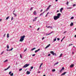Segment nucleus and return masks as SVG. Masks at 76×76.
<instances>
[{
    "label": "nucleus",
    "instance_id": "nucleus-1",
    "mask_svg": "<svg viewBox=\"0 0 76 76\" xmlns=\"http://www.w3.org/2000/svg\"><path fill=\"white\" fill-rule=\"evenodd\" d=\"M24 38H25V36L23 35L21 36L20 37V42H23V41L24 40Z\"/></svg>",
    "mask_w": 76,
    "mask_h": 76
},
{
    "label": "nucleus",
    "instance_id": "nucleus-2",
    "mask_svg": "<svg viewBox=\"0 0 76 76\" xmlns=\"http://www.w3.org/2000/svg\"><path fill=\"white\" fill-rule=\"evenodd\" d=\"M53 18L54 20H57V19H59V18L57 16H54Z\"/></svg>",
    "mask_w": 76,
    "mask_h": 76
},
{
    "label": "nucleus",
    "instance_id": "nucleus-3",
    "mask_svg": "<svg viewBox=\"0 0 76 76\" xmlns=\"http://www.w3.org/2000/svg\"><path fill=\"white\" fill-rule=\"evenodd\" d=\"M50 53L52 54L53 56H54V55H55V56H57V54H56V53H54V52L53 51H50Z\"/></svg>",
    "mask_w": 76,
    "mask_h": 76
},
{
    "label": "nucleus",
    "instance_id": "nucleus-4",
    "mask_svg": "<svg viewBox=\"0 0 76 76\" xmlns=\"http://www.w3.org/2000/svg\"><path fill=\"white\" fill-rule=\"evenodd\" d=\"M29 66V64H26L23 66V67L24 68H25L26 67H28V66Z\"/></svg>",
    "mask_w": 76,
    "mask_h": 76
},
{
    "label": "nucleus",
    "instance_id": "nucleus-5",
    "mask_svg": "<svg viewBox=\"0 0 76 76\" xmlns=\"http://www.w3.org/2000/svg\"><path fill=\"white\" fill-rule=\"evenodd\" d=\"M61 15V14L59 13L57 14V16L58 18H60V16Z\"/></svg>",
    "mask_w": 76,
    "mask_h": 76
},
{
    "label": "nucleus",
    "instance_id": "nucleus-6",
    "mask_svg": "<svg viewBox=\"0 0 76 76\" xmlns=\"http://www.w3.org/2000/svg\"><path fill=\"white\" fill-rule=\"evenodd\" d=\"M38 18V17H35V18L33 20V22H34V21H36V20H37V18Z\"/></svg>",
    "mask_w": 76,
    "mask_h": 76
},
{
    "label": "nucleus",
    "instance_id": "nucleus-7",
    "mask_svg": "<svg viewBox=\"0 0 76 76\" xmlns=\"http://www.w3.org/2000/svg\"><path fill=\"white\" fill-rule=\"evenodd\" d=\"M10 67V66H9L6 69H4V70L6 71V70H8V69H9Z\"/></svg>",
    "mask_w": 76,
    "mask_h": 76
},
{
    "label": "nucleus",
    "instance_id": "nucleus-8",
    "mask_svg": "<svg viewBox=\"0 0 76 76\" xmlns=\"http://www.w3.org/2000/svg\"><path fill=\"white\" fill-rule=\"evenodd\" d=\"M67 72H64V73H63L62 74H61V76H63V75H64L65 74H66Z\"/></svg>",
    "mask_w": 76,
    "mask_h": 76
},
{
    "label": "nucleus",
    "instance_id": "nucleus-9",
    "mask_svg": "<svg viewBox=\"0 0 76 76\" xmlns=\"http://www.w3.org/2000/svg\"><path fill=\"white\" fill-rule=\"evenodd\" d=\"M39 50H40V49H39L37 50H35V53H37V52H38V51H39Z\"/></svg>",
    "mask_w": 76,
    "mask_h": 76
},
{
    "label": "nucleus",
    "instance_id": "nucleus-10",
    "mask_svg": "<svg viewBox=\"0 0 76 76\" xmlns=\"http://www.w3.org/2000/svg\"><path fill=\"white\" fill-rule=\"evenodd\" d=\"M50 44H49L46 47V48H45H45H48V47H50Z\"/></svg>",
    "mask_w": 76,
    "mask_h": 76
},
{
    "label": "nucleus",
    "instance_id": "nucleus-11",
    "mask_svg": "<svg viewBox=\"0 0 76 76\" xmlns=\"http://www.w3.org/2000/svg\"><path fill=\"white\" fill-rule=\"evenodd\" d=\"M45 11H44L42 13L40 14V16H41L42 15V14H44V13H45Z\"/></svg>",
    "mask_w": 76,
    "mask_h": 76
},
{
    "label": "nucleus",
    "instance_id": "nucleus-12",
    "mask_svg": "<svg viewBox=\"0 0 76 76\" xmlns=\"http://www.w3.org/2000/svg\"><path fill=\"white\" fill-rule=\"evenodd\" d=\"M63 10V8H61L60 10V11L61 12H62V10Z\"/></svg>",
    "mask_w": 76,
    "mask_h": 76
},
{
    "label": "nucleus",
    "instance_id": "nucleus-13",
    "mask_svg": "<svg viewBox=\"0 0 76 76\" xmlns=\"http://www.w3.org/2000/svg\"><path fill=\"white\" fill-rule=\"evenodd\" d=\"M27 74H28V75H29V74H30V72L29 71H27Z\"/></svg>",
    "mask_w": 76,
    "mask_h": 76
},
{
    "label": "nucleus",
    "instance_id": "nucleus-14",
    "mask_svg": "<svg viewBox=\"0 0 76 76\" xmlns=\"http://www.w3.org/2000/svg\"><path fill=\"white\" fill-rule=\"evenodd\" d=\"M74 66V64H72L70 66V67H73Z\"/></svg>",
    "mask_w": 76,
    "mask_h": 76
},
{
    "label": "nucleus",
    "instance_id": "nucleus-15",
    "mask_svg": "<svg viewBox=\"0 0 76 76\" xmlns=\"http://www.w3.org/2000/svg\"><path fill=\"white\" fill-rule=\"evenodd\" d=\"M33 14L34 15H36V11H34L33 12Z\"/></svg>",
    "mask_w": 76,
    "mask_h": 76
},
{
    "label": "nucleus",
    "instance_id": "nucleus-16",
    "mask_svg": "<svg viewBox=\"0 0 76 76\" xmlns=\"http://www.w3.org/2000/svg\"><path fill=\"white\" fill-rule=\"evenodd\" d=\"M73 23H71L70 24V26H73Z\"/></svg>",
    "mask_w": 76,
    "mask_h": 76
},
{
    "label": "nucleus",
    "instance_id": "nucleus-17",
    "mask_svg": "<svg viewBox=\"0 0 76 76\" xmlns=\"http://www.w3.org/2000/svg\"><path fill=\"white\" fill-rule=\"evenodd\" d=\"M9 37V34L8 33L7 35V38H8Z\"/></svg>",
    "mask_w": 76,
    "mask_h": 76
},
{
    "label": "nucleus",
    "instance_id": "nucleus-18",
    "mask_svg": "<svg viewBox=\"0 0 76 76\" xmlns=\"http://www.w3.org/2000/svg\"><path fill=\"white\" fill-rule=\"evenodd\" d=\"M48 28H50L51 29H53V27L52 26H49L48 27H47Z\"/></svg>",
    "mask_w": 76,
    "mask_h": 76
},
{
    "label": "nucleus",
    "instance_id": "nucleus-19",
    "mask_svg": "<svg viewBox=\"0 0 76 76\" xmlns=\"http://www.w3.org/2000/svg\"><path fill=\"white\" fill-rule=\"evenodd\" d=\"M8 61V60L7 59L6 60L4 61V63H6V62H7Z\"/></svg>",
    "mask_w": 76,
    "mask_h": 76
},
{
    "label": "nucleus",
    "instance_id": "nucleus-20",
    "mask_svg": "<svg viewBox=\"0 0 76 76\" xmlns=\"http://www.w3.org/2000/svg\"><path fill=\"white\" fill-rule=\"evenodd\" d=\"M35 49H36V48H34L31 49V51H33V50H34Z\"/></svg>",
    "mask_w": 76,
    "mask_h": 76
},
{
    "label": "nucleus",
    "instance_id": "nucleus-21",
    "mask_svg": "<svg viewBox=\"0 0 76 76\" xmlns=\"http://www.w3.org/2000/svg\"><path fill=\"white\" fill-rule=\"evenodd\" d=\"M49 9H50V8L48 7L47 9H46V12H47V11H48V10H49Z\"/></svg>",
    "mask_w": 76,
    "mask_h": 76
},
{
    "label": "nucleus",
    "instance_id": "nucleus-22",
    "mask_svg": "<svg viewBox=\"0 0 76 76\" xmlns=\"http://www.w3.org/2000/svg\"><path fill=\"white\" fill-rule=\"evenodd\" d=\"M62 55H63V54H61L60 55V56H59V57H61V56H62Z\"/></svg>",
    "mask_w": 76,
    "mask_h": 76
},
{
    "label": "nucleus",
    "instance_id": "nucleus-23",
    "mask_svg": "<svg viewBox=\"0 0 76 76\" xmlns=\"http://www.w3.org/2000/svg\"><path fill=\"white\" fill-rule=\"evenodd\" d=\"M9 16L7 17L6 18V20H7L9 19Z\"/></svg>",
    "mask_w": 76,
    "mask_h": 76
},
{
    "label": "nucleus",
    "instance_id": "nucleus-24",
    "mask_svg": "<svg viewBox=\"0 0 76 76\" xmlns=\"http://www.w3.org/2000/svg\"><path fill=\"white\" fill-rule=\"evenodd\" d=\"M13 14L14 15H15V16H17V15H16V14H15L14 13H13Z\"/></svg>",
    "mask_w": 76,
    "mask_h": 76
},
{
    "label": "nucleus",
    "instance_id": "nucleus-25",
    "mask_svg": "<svg viewBox=\"0 0 76 76\" xmlns=\"http://www.w3.org/2000/svg\"><path fill=\"white\" fill-rule=\"evenodd\" d=\"M61 69H62V70H64V67H63Z\"/></svg>",
    "mask_w": 76,
    "mask_h": 76
},
{
    "label": "nucleus",
    "instance_id": "nucleus-26",
    "mask_svg": "<svg viewBox=\"0 0 76 76\" xmlns=\"http://www.w3.org/2000/svg\"><path fill=\"white\" fill-rule=\"evenodd\" d=\"M56 41V38L54 39L53 41V42H54V41Z\"/></svg>",
    "mask_w": 76,
    "mask_h": 76
},
{
    "label": "nucleus",
    "instance_id": "nucleus-27",
    "mask_svg": "<svg viewBox=\"0 0 76 76\" xmlns=\"http://www.w3.org/2000/svg\"><path fill=\"white\" fill-rule=\"evenodd\" d=\"M10 76H12L13 75V73H12L11 74H10Z\"/></svg>",
    "mask_w": 76,
    "mask_h": 76
},
{
    "label": "nucleus",
    "instance_id": "nucleus-28",
    "mask_svg": "<svg viewBox=\"0 0 76 76\" xmlns=\"http://www.w3.org/2000/svg\"><path fill=\"white\" fill-rule=\"evenodd\" d=\"M56 70L55 69H52V72H55Z\"/></svg>",
    "mask_w": 76,
    "mask_h": 76
},
{
    "label": "nucleus",
    "instance_id": "nucleus-29",
    "mask_svg": "<svg viewBox=\"0 0 76 76\" xmlns=\"http://www.w3.org/2000/svg\"><path fill=\"white\" fill-rule=\"evenodd\" d=\"M20 57L21 58H22V55H21V54L20 55Z\"/></svg>",
    "mask_w": 76,
    "mask_h": 76
},
{
    "label": "nucleus",
    "instance_id": "nucleus-30",
    "mask_svg": "<svg viewBox=\"0 0 76 76\" xmlns=\"http://www.w3.org/2000/svg\"><path fill=\"white\" fill-rule=\"evenodd\" d=\"M74 18V17H72L71 18H70V19H73Z\"/></svg>",
    "mask_w": 76,
    "mask_h": 76
},
{
    "label": "nucleus",
    "instance_id": "nucleus-31",
    "mask_svg": "<svg viewBox=\"0 0 76 76\" xmlns=\"http://www.w3.org/2000/svg\"><path fill=\"white\" fill-rule=\"evenodd\" d=\"M13 48H12L10 50H9V51H12V50H13Z\"/></svg>",
    "mask_w": 76,
    "mask_h": 76
},
{
    "label": "nucleus",
    "instance_id": "nucleus-32",
    "mask_svg": "<svg viewBox=\"0 0 76 76\" xmlns=\"http://www.w3.org/2000/svg\"><path fill=\"white\" fill-rule=\"evenodd\" d=\"M58 64V62H57L56 63H55V65H56V64Z\"/></svg>",
    "mask_w": 76,
    "mask_h": 76
},
{
    "label": "nucleus",
    "instance_id": "nucleus-33",
    "mask_svg": "<svg viewBox=\"0 0 76 76\" xmlns=\"http://www.w3.org/2000/svg\"><path fill=\"white\" fill-rule=\"evenodd\" d=\"M49 13V12H48V13H47V15H46V17H47V16H48V14Z\"/></svg>",
    "mask_w": 76,
    "mask_h": 76
},
{
    "label": "nucleus",
    "instance_id": "nucleus-34",
    "mask_svg": "<svg viewBox=\"0 0 76 76\" xmlns=\"http://www.w3.org/2000/svg\"><path fill=\"white\" fill-rule=\"evenodd\" d=\"M33 9V8L31 7V9H30V10H32Z\"/></svg>",
    "mask_w": 76,
    "mask_h": 76
},
{
    "label": "nucleus",
    "instance_id": "nucleus-35",
    "mask_svg": "<svg viewBox=\"0 0 76 76\" xmlns=\"http://www.w3.org/2000/svg\"><path fill=\"white\" fill-rule=\"evenodd\" d=\"M9 45H7V48H8V49H9Z\"/></svg>",
    "mask_w": 76,
    "mask_h": 76
},
{
    "label": "nucleus",
    "instance_id": "nucleus-36",
    "mask_svg": "<svg viewBox=\"0 0 76 76\" xmlns=\"http://www.w3.org/2000/svg\"><path fill=\"white\" fill-rule=\"evenodd\" d=\"M26 50H27V48H26V49L24 50V52H25V51H26Z\"/></svg>",
    "mask_w": 76,
    "mask_h": 76
},
{
    "label": "nucleus",
    "instance_id": "nucleus-37",
    "mask_svg": "<svg viewBox=\"0 0 76 76\" xmlns=\"http://www.w3.org/2000/svg\"><path fill=\"white\" fill-rule=\"evenodd\" d=\"M11 73H12V71H11L9 72V75L11 74Z\"/></svg>",
    "mask_w": 76,
    "mask_h": 76
},
{
    "label": "nucleus",
    "instance_id": "nucleus-38",
    "mask_svg": "<svg viewBox=\"0 0 76 76\" xmlns=\"http://www.w3.org/2000/svg\"><path fill=\"white\" fill-rule=\"evenodd\" d=\"M33 66H31V69H33Z\"/></svg>",
    "mask_w": 76,
    "mask_h": 76
},
{
    "label": "nucleus",
    "instance_id": "nucleus-39",
    "mask_svg": "<svg viewBox=\"0 0 76 76\" xmlns=\"http://www.w3.org/2000/svg\"><path fill=\"white\" fill-rule=\"evenodd\" d=\"M3 53H4V51H3V52H2L1 53V55L3 54Z\"/></svg>",
    "mask_w": 76,
    "mask_h": 76
},
{
    "label": "nucleus",
    "instance_id": "nucleus-40",
    "mask_svg": "<svg viewBox=\"0 0 76 76\" xmlns=\"http://www.w3.org/2000/svg\"><path fill=\"white\" fill-rule=\"evenodd\" d=\"M73 7H75V6H76V4H74L73 5Z\"/></svg>",
    "mask_w": 76,
    "mask_h": 76
},
{
    "label": "nucleus",
    "instance_id": "nucleus-41",
    "mask_svg": "<svg viewBox=\"0 0 76 76\" xmlns=\"http://www.w3.org/2000/svg\"><path fill=\"white\" fill-rule=\"evenodd\" d=\"M64 38H65V36H64L63 38H62V40H63V39H64Z\"/></svg>",
    "mask_w": 76,
    "mask_h": 76
},
{
    "label": "nucleus",
    "instance_id": "nucleus-42",
    "mask_svg": "<svg viewBox=\"0 0 76 76\" xmlns=\"http://www.w3.org/2000/svg\"><path fill=\"white\" fill-rule=\"evenodd\" d=\"M5 36H6V34H4L3 36V37H5Z\"/></svg>",
    "mask_w": 76,
    "mask_h": 76
},
{
    "label": "nucleus",
    "instance_id": "nucleus-43",
    "mask_svg": "<svg viewBox=\"0 0 76 76\" xmlns=\"http://www.w3.org/2000/svg\"><path fill=\"white\" fill-rule=\"evenodd\" d=\"M57 39L58 41H59V40H60V38H57Z\"/></svg>",
    "mask_w": 76,
    "mask_h": 76
},
{
    "label": "nucleus",
    "instance_id": "nucleus-44",
    "mask_svg": "<svg viewBox=\"0 0 76 76\" xmlns=\"http://www.w3.org/2000/svg\"><path fill=\"white\" fill-rule=\"evenodd\" d=\"M32 56H35V54H33L32 55Z\"/></svg>",
    "mask_w": 76,
    "mask_h": 76
},
{
    "label": "nucleus",
    "instance_id": "nucleus-45",
    "mask_svg": "<svg viewBox=\"0 0 76 76\" xmlns=\"http://www.w3.org/2000/svg\"><path fill=\"white\" fill-rule=\"evenodd\" d=\"M22 70V69H20L19 70V71H21V70Z\"/></svg>",
    "mask_w": 76,
    "mask_h": 76
},
{
    "label": "nucleus",
    "instance_id": "nucleus-46",
    "mask_svg": "<svg viewBox=\"0 0 76 76\" xmlns=\"http://www.w3.org/2000/svg\"><path fill=\"white\" fill-rule=\"evenodd\" d=\"M13 17H12L11 18V20H13Z\"/></svg>",
    "mask_w": 76,
    "mask_h": 76
},
{
    "label": "nucleus",
    "instance_id": "nucleus-47",
    "mask_svg": "<svg viewBox=\"0 0 76 76\" xmlns=\"http://www.w3.org/2000/svg\"><path fill=\"white\" fill-rule=\"evenodd\" d=\"M66 3V4H69V2L67 1Z\"/></svg>",
    "mask_w": 76,
    "mask_h": 76
},
{
    "label": "nucleus",
    "instance_id": "nucleus-48",
    "mask_svg": "<svg viewBox=\"0 0 76 76\" xmlns=\"http://www.w3.org/2000/svg\"><path fill=\"white\" fill-rule=\"evenodd\" d=\"M45 38H44V37H43L42 38V40H43V39H44Z\"/></svg>",
    "mask_w": 76,
    "mask_h": 76
},
{
    "label": "nucleus",
    "instance_id": "nucleus-49",
    "mask_svg": "<svg viewBox=\"0 0 76 76\" xmlns=\"http://www.w3.org/2000/svg\"><path fill=\"white\" fill-rule=\"evenodd\" d=\"M70 45H73V44H72L71 45H69V46H70Z\"/></svg>",
    "mask_w": 76,
    "mask_h": 76
},
{
    "label": "nucleus",
    "instance_id": "nucleus-50",
    "mask_svg": "<svg viewBox=\"0 0 76 76\" xmlns=\"http://www.w3.org/2000/svg\"><path fill=\"white\" fill-rule=\"evenodd\" d=\"M67 9H72V8L71 7H70V8H67Z\"/></svg>",
    "mask_w": 76,
    "mask_h": 76
},
{
    "label": "nucleus",
    "instance_id": "nucleus-51",
    "mask_svg": "<svg viewBox=\"0 0 76 76\" xmlns=\"http://www.w3.org/2000/svg\"><path fill=\"white\" fill-rule=\"evenodd\" d=\"M51 56V54H49L48 55V56Z\"/></svg>",
    "mask_w": 76,
    "mask_h": 76
},
{
    "label": "nucleus",
    "instance_id": "nucleus-52",
    "mask_svg": "<svg viewBox=\"0 0 76 76\" xmlns=\"http://www.w3.org/2000/svg\"><path fill=\"white\" fill-rule=\"evenodd\" d=\"M50 6H51V5H50L49 6V7H48L49 8H50Z\"/></svg>",
    "mask_w": 76,
    "mask_h": 76
},
{
    "label": "nucleus",
    "instance_id": "nucleus-53",
    "mask_svg": "<svg viewBox=\"0 0 76 76\" xmlns=\"http://www.w3.org/2000/svg\"><path fill=\"white\" fill-rule=\"evenodd\" d=\"M42 10H41L40 11V12H42Z\"/></svg>",
    "mask_w": 76,
    "mask_h": 76
},
{
    "label": "nucleus",
    "instance_id": "nucleus-54",
    "mask_svg": "<svg viewBox=\"0 0 76 76\" xmlns=\"http://www.w3.org/2000/svg\"><path fill=\"white\" fill-rule=\"evenodd\" d=\"M53 31H52L51 32V33H50V34H52V33H53Z\"/></svg>",
    "mask_w": 76,
    "mask_h": 76
},
{
    "label": "nucleus",
    "instance_id": "nucleus-55",
    "mask_svg": "<svg viewBox=\"0 0 76 76\" xmlns=\"http://www.w3.org/2000/svg\"><path fill=\"white\" fill-rule=\"evenodd\" d=\"M62 70H62V69H61V70H60V72H61Z\"/></svg>",
    "mask_w": 76,
    "mask_h": 76
},
{
    "label": "nucleus",
    "instance_id": "nucleus-56",
    "mask_svg": "<svg viewBox=\"0 0 76 76\" xmlns=\"http://www.w3.org/2000/svg\"><path fill=\"white\" fill-rule=\"evenodd\" d=\"M66 31H65L63 33V34H65V33H66Z\"/></svg>",
    "mask_w": 76,
    "mask_h": 76
},
{
    "label": "nucleus",
    "instance_id": "nucleus-57",
    "mask_svg": "<svg viewBox=\"0 0 76 76\" xmlns=\"http://www.w3.org/2000/svg\"><path fill=\"white\" fill-rule=\"evenodd\" d=\"M50 34H51V33H50V34H48V35H50Z\"/></svg>",
    "mask_w": 76,
    "mask_h": 76
},
{
    "label": "nucleus",
    "instance_id": "nucleus-58",
    "mask_svg": "<svg viewBox=\"0 0 76 76\" xmlns=\"http://www.w3.org/2000/svg\"><path fill=\"white\" fill-rule=\"evenodd\" d=\"M39 29V28H38L37 29V31H38Z\"/></svg>",
    "mask_w": 76,
    "mask_h": 76
},
{
    "label": "nucleus",
    "instance_id": "nucleus-59",
    "mask_svg": "<svg viewBox=\"0 0 76 76\" xmlns=\"http://www.w3.org/2000/svg\"><path fill=\"white\" fill-rule=\"evenodd\" d=\"M57 12H59V10H58L57 11Z\"/></svg>",
    "mask_w": 76,
    "mask_h": 76
},
{
    "label": "nucleus",
    "instance_id": "nucleus-60",
    "mask_svg": "<svg viewBox=\"0 0 76 76\" xmlns=\"http://www.w3.org/2000/svg\"><path fill=\"white\" fill-rule=\"evenodd\" d=\"M63 40L62 39L61 40V42H62L63 41Z\"/></svg>",
    "mask_w": 76,
    "mask_h": 76
},
{
    "label": "nucleus",
    "instance_id": "nucleus-61",
    "mask_svg": "<svg viewBox=\"0 0 76 76\" xmlns=\"http://www.w3.org/2000/svg\"><path fill=\"white\" fill-rule=\"evenodd\" d=\"M42 64H40V65H41V66H42Z\"/></svg>",
    "mask_w": 76,
    "mask_h": 76
},
{
    "label": "nucleus",
    "instance_id": "nucleus-62",
    "mask_svg": "<svg viewBox=\"0 0 76 76\" xmlns=\"http://www.w3.org/2000/svg\"><path fill=\"white\" fill-rule=\"evenodd\" d=\"M56 1H57L58 0H55Z\"/></svg>",
    "mask_w": 76,
    "mask_h": 76
},
{
    "label": "nucleus",
    "instance_id": "nucleus-63",
    "mask_svg": "<svg viewBox=\"0 0 76 76\" xmlns=\"http://www.w3.org/2000/svg\"><path fill=\"white\" fill-rule=\"evenodd\" d=\"M1 20H1V19H0V22L1 21Z\"/></svg>",
    "mask_w": 76,
    "mask_h": 76
},
{
    "label": "nucleus",
    "instance_id": "nucleus-64",
    "mask_svg": "<svg viewBox=\"0 0 76 76\" xmlns=\"http://www.w3.org/2000/svg\"><path fill=\"white\" fill-rule=\"evenodd\" d=\"M75 37H76V35L75 36Z\"/></svg>",
    "mask_w": 76,
    "mask_h": 76
}]
</instances>
